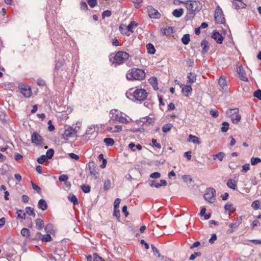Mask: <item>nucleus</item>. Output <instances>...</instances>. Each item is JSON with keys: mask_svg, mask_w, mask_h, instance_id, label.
<instances>
[{"mask_svg": "<svg viewBox=\"0 0 261 261\" xmlns=\"http://www.w3.org/2000/svg\"><path fill=\"white\" fill-rule=\"evenodd\" d=\"M121 200L119 198H116L114 203V208L119 209V204Z\"/></svg>", "mask_w": 261, "mask_h": 261, "instance_id": "69168bd1", "label": "nucleus"}, {"mask_svg": "<svg viewBox=\"0 0 261 261\" xmlns=\"http://www.w3.org/2000/svg\"><path fill=\"white\" fill-rule=\"evenodd\" d=\"M52 240V238L49 234H46L45 235L42 234V239L41 241L45 242H50Z\"/></svg>", "mask_w": 261, "mask_h": 261, "instance_id": "58836bf2", "label": "nucleus"}, {"mask_svg": "<svg viewBox=\"0 0 261 261\" xmlns=\"http://www.w3.org/2000/svg\"><path fill=\"white\" fill-rule=\"evenodd\" d=\"M113 215L116 217L118 221H120V213L119 209L114 208Z\"/></svg>", "mask_w": 261, "mask_h": 261, "instance_id": "09e8293b", "label": "nucleus"}, {"mask_svg": "<svg viewBox=\"0 0 261 261\" xmlns=\"http://www.w3.org/2000/svg\"><path fill=\"white\" fill-rule=\"evenodd\" d=\"M25 214H27L29 216H32L33 217H35L36 216V214L34 213V208H32L30 206H27L25 208Z\"/></svg>", "mask_w": 261, "mask_h": 261, "instance_id": "c756f323", "label": "nucleus"}, {"mask_svg": "<svg viewBox=\"0 0 261 261\" xmlns=\"http://www.w3.org/2000/svg\"><path fill=\"white\" fill-rule=\"evenodd\" d=\"M135 26H138V23L134 21H131L127 27V29L129 32H133V29Z\"/></svg>", "mask_w": 261, "mask_h": 261, "instance_id": "e433bc0d", "label": "nucleus"}, {"mask_svg": "<svg viewBox=\"0 0 261 261\" xmlns=\"http://www.w3.org/2000/svg\"><path fill=\"white\" fill-rule=\"evenodd\" d=\"M172 127L171 124H168L164 125L162 127L163 132L164 133H167L170 131Z\"/></svg>", "mask_w": 261, "mask_h": 261, "instance_id": "3c124183", "label": "nucleus"}, {"mask_svg": "<svg viewBox=\"0 0 261 261\" xmlns=\"http://www.w3.org/2000/svg\"><path fill=\"white\" fill-rule=\"evenodd\" d=\"M253 96L261 100V90L257 89L253 93Z\"/></svg>", "mask_w": 261, "mask_h": 261, "instance_id": "5fc2aeb1", "label": "nucleus"}, {"mask_svg": "<svg viewBox=\"0 0 261 261\" xmlns=\"http://www.w3.org/2000/svg\"><path fill=\"white\" fill-rule=\"evenodd\" d=\"M111 186V182L110 180H109V179L106 180L104 183V187H103L104 190L107 191V190H109Z\"/></svg>", "mask_w": 261, "mask_h": 261, "instance_id": "de8ad7c7", "label": "nucleus"}, {"mask_svg": "<svg viewBox=\"0 0 261 261\" xmlns=\"http://www.w3.org/2000/svg\"><path fill=\"white\" fill-rule=\"evenodd\" d=\"M146 91L142 89H138L133 92V96L137 100L142 101L145 100L147 96Z\"/></svg>", "mask_w": 261, "mask_h": 261, "instance_id": "423d86ee", "label": "nucleus"}, {"mask_svg": "<svg viewBox=\"0 0 261 261\" xmlns=\"http://www.w3.org/2000/svg\"><path fill=\"white\" fill-rule=\"evenodd\" d=\"M160 177H161V174H160V173L158 172H153L150 175V177L151 178L156 179V178H159Z\"/></svg>", "mask_w": 261, "mask_h": 261, "instance_id": "680f3d73", "label": "nucleus"}, {"mask_svg": "<svg viewBox=\"0 0 261 261\" xmlns=\"http://www.w3.org/2000/svg\"><path fill=\"white\" fill-rule=\"evenodd\" d=\"M261 162V159L259 158L252 157L251 159V163L252 165H255Z\"/></svg>", "mask_w": 261, "mask_h": 261, "instance_id": "79ce46f5", "label": "nucleus"}, {"mask_svg": "<svg viewBox=\"0 0 261 261\" xmlns=\"http://www.w3.org/2000/svg\"><path fill=\"white\" fill-rule=\"evenodd\" d=\"M188 83H193L196 81V75L193 72H190L188 75Z\"/></svg>", "mask_w": 261, "mask_h": 261, "instance_id": "4be33fe9", "label": "nucleus"}, {"mask_svg": "<svg viewBox=\"0 0 261 261\" xmlns=\"http://www.w3.org/2000/svg\"><path fill=\"white\" fill-rule=\"evenodd\" d=\"M182 178L185 182L189 181L191 183L192 181V178L189 175H184L182 176Z\"/></svg>", "mask_w": 261, "mask_h": 261, "instance_id": "bf43d9fd", "label": "nucleus"}, {"mask_svg": "<svg viewBox=\"0 0 261 261\" xmlns=\"http://www.w3.org/2000/svg\"><path fill=\"white\" fill-rule=\"evenodd\" d=\"M93 261H105L101 257L98 256L97 253L94 254Z\"/></svg>", "mask_w": 261, "mask_h": 261, "instance_id": "774afa93", "label": "nucleus"}, {"mask_svg": "<svg viewBox=\"0 0 261 261\" xmlns=\"http://www.w3.org/2000/svg\"><path fill=\"white\" fill-rule=\"evenodd\" d=\"M214 18L217 23L224 24L225 23V19L224 17L223 11L219 6H217L216 8Z\"/></svg>", "mask_w": 261, "mask_h": 261, "instance_id": "39448f33", "label": "nucleus"}, {"mask_svg": "<svg viewBox=\"0 0 261 261\" xmlns=\"http://www.w3.org/2000/svg\"><path fill=\"white\" fill-rule=\"evenodd\" d=\"M225 153L223 152H220L216 154H214L213 155V159L214 160H216L217 158L219 159L220 161H222L223 160V158L225 156Z\"/></svg>", "mask_w": 261, "mask_h": 261, "instance_id": "473e14b6", "label": "nucleus"}, {"mask_svg": "<svg viewBox=\"0 0 261 261\" xmlns=\"http://www.w3.org/2000/svg\"><path fill=\"white\" fill-rule=\"evenodd\" d=\"M35 222L36 227L37 229L40 230L44 226V221L40 218L37 219Z\"/></svg>", "mask_w": 261, "mask_h": 261, "instance_id": "aec40b11", "label": "nucleus"}, {"mask_svg": "<svg viewBox=\"0 0 261 261\" xmlns=\"http://www.w3.org/2000/svg\"><path fill=\"white\" fill-rule=\"evenodd\" d=\"M147 53L151 55H153L155 53V49L154 46L150 43H148L147 46Z\"/></svg>", "mask_w": 261, "mask_h": 261, "instance_id": "393cba45", "label": "nucleus"}, {"mask_svg": "<svg viewBox=\"0 0 261 261\" xmlns=\"http://www.w3.org/2000/svg\"><path fill=\"white\" fill-rule=\"evenodd\" d=\"M151 142H152V146L153 147H155L159 149H161V145L160 143H159L157 142V141L156 139H152V141H151Z\"/></svg>", "mask_w": 261, "mask_h": 261, "instance_id": "6e6d98bb", "label": "nucleus"}, {"mask_svg": "<svg viewBox=\"0 0 261 261\" xmlns=\"http://www.w3.org/2000/svg\"><path fill=\"white\" fill-rule=\"evenodd\" d=\"M147 11L149 16L151 18L159 19L161 16V14L159 11L151 6H148L147 7Z\"/></svg>", "mask_w": 261, "mask_h": 261, "instance_id": "0eeeda50", "label": "nucleus"}, {"mask_svg": "<svg viewBox=\"0 0 261 261\" xmlns=\"http://www.w3.org/2000/svg\"><path fill=\"white\" fill-rule=\"evenodd\" d=\"M112 14V12L110 10L104 11L102 13V17L104 18L106 17H110Z\"/></svg>", "mask_w": 261, "mask_h": 261, "instance_id": "e2e57ef3", "label": "nucleus"}, {"mask_svg": "<svg viewBox=\"0 0 261 261\" xmlns=\"http://www.w3.org/2000/svg\"><path fill=\"white\" fill-rule=\"evenodd\" d=\"M151 247L154 255L157 256L158 257H160L161 255L159 250L153 245H151Z\"/></svg>", "mask_w": 261, "mask_h": 261, "instance_id": "13d9d810", "label": "nucleus"}, {"mask_svg": "<svg viewBox=\"0 0 261 261\" xmlns=\"http://www.w3.org/2000/svg\"><path fill=\"white\" fill-rule=\"evenodd\" d=\"M226 185L230 189L234 190L237 189V182L232 179H229L227 181Z\"/></svg>", "mask_w": 261, "mask_h": 261, "instance_id": "f3484780", "label": "nucleus"}, {"mask_svg": "<svg viewBox=\"0 0 261 261\" xmlns=\"http://www.w3.org/2000/svg\"><path fill=\"white\" fill-rule=\"evenodd\" d=\"M32 188L33 189L36 191V192L39 193V194H40L41 193V188L37 185H36V184H35L32 181Z\"/></svg>", "mask_w": 261, "mask_h": 261, "instance_id": "4d7b16f0", "label": "nucleus"}, {"mask_svg": "<svg viewBox=\"0 0 261 261\" xmlns=\"http://www.w3.org/2000/svg\"><path fill=\"white\" fill-rule=\"evenodd\" d=\"M68 178V176L66 174H62L59 177V180L60 181H66Z\"/></svg>", "mask_w": 261, "mask_h": 261, "instance_id": "338daca9", "label": "nucleus"}, {"mask_svg": "<svg viewBox=\"0 0 261 261\" xmlns=\"http://www.w3.org/2000/svg\"><path fill=\"white\" fill-rule=\"evenodd\" d=\"M223 126L221 128V130L222 132H226L229 128V123L227 122H223L222 123Z\"/></svg>", "mask_w": 261, "mask_h": 261, "instance_id": "c03bdc74", "label": "nucleus"}, {"mask_svg": "<svg viewBox=\"0 0 261 261\" xmlns=\"http://www.w3.org/2000/svg\"><path fill=\"white\" fill-rule=\"evenodd\" d=\"M142 122L143 123V125L149 126L150 125L153 124V123L154 122V120L153 119H152L148 116L143 118Z\"/></svg>", "mask_w": 261, "mask_h": 261, "instance_id": "6ab92c4d", "label": "nucleus"}, {"mask_svg": "<svg viewBox=\"0 0 261 261\" xmlns=\"http://www.w3.org/2000/svg\"><path fill=\"white\" fill-rule=\"evenodd\" d=\"M88 165H89V168L90 172L91 174L95 175L97 173V172L96 171V170L95 169V167L94 166V163L93 162L89 163Z\"/></svg>", "mask_w": 261, "mask_h": 261, "instance_id": "c9c22d12", "label": "nucleus"}, {"mask_svg": "<svg viewBox=\"0 0 261 261\" xmlns=\"http://www.w3.org/2000/svg\"><path fill=\"white\" fill-rule=\"evenodd\" d=\"M38 207L43 211L46 210L47 208V204L45 200L43 199H40L38 203Z\"/></svg>", "mask_w": 261, "mask_h": 261, "instance_id": "a211bd4d", "label": "nucleus"}, {"mask_svg": "<svg viewBox=\"0 0 261 261\" xmlns=\"http://www.w3.org/2000/svg\"><path fill=\"white\" fill-rule=\"evenodd\" d=\"M186 8L189 11L187 17L193 18L196 12H199L202 9V4L198 1H187L185 2Z\"/></svg>", "mask_w": 261, "mask_h": 261, "instance_id": "f257e3e1", "label": "nucleus"}, {"mask_svg": "<svg viewBox=\"0 0 261 261\" xmlns=\"http://www.w3.org/2000/svg\"><path fill=\"white\" fill-rule=\"evenodd\" d=\"M80 5H81V9L82 10H87L88 9V7L85 1H82L81 2Z\"/></svg>", "mask_w": 261, "mask_h": 261, "instance_id": "0e129e2a", "label": "nucleus"}, {"mask_svg": "<svg viewBox=\"0 0 261 261\" xmlns=\"http://www.w3.org/2000/svg\"><path fill=\"white\" fill-rule=\"evenodd\" d=\"M32 142L36 145H40L42 142V138L37 132H34L31 136Z\"/></svg>", "mask_w": 261, "mask_h": 261, "instance_id": "1a4fd4ad", "label": "nucleus"}, {"mask_svg": "<svg viewBox=\"0 0 261 261\" xmlns=\"http://www.w3.org/2000/svg\"><path fill=\"white\" fill-rule=\"evenodd\" d=\"M20 92L26 97H29L32 94L31 88L28 86L21 87Z\"/></svg>", "mask_w": 261, "mask_h": 261, "instance_id": "f8f14e48", "label": "nucleus"}, {"mask_svg": "<svg viewBox=\"0 0 261 261\" xmlns=\"http://www.w3.org/2000/svg\"><path fill=\"white\" fill-rule=\"evenodd\" d=\"M241 119V116L238 113H237L233 117H231V121L234 124H238Z\"/></svg>", "mask_w": 261, "mask_h": 261, "instance_id": "7c9ffc66", "label": "nucleus"}, {"mask_svg": "<svg viewBox=\"0 0 261 261\" xmlns=\"http://www.w3.org/2000/svg\"><path fill=\"white\" fill-rule=\"evenodd\" d=\"M216 192L213 188H208L206 190V192L204 194V199L209 203H212L216 201Z\"/></svg>", "mask_w": 261, "mask_h": 261, "instance_id": "20e7f679", "label": "nucleus"}, {"mask_svg": "<svg viewBox=\"0 0 261 261\" xmlns=\"http://www.w3.org/2000/svg\"><path fill=\"white\" fill-rule=\"evenodd\" d=\"M201 253L200 252H196L192 254L189 260H194L197 257H200L201 255Z\"/></svg>", "mask_w": 261, "mask_h": 261, "instance_id": "49530a36", "label": "nucleus"}, {"mask_svg": "<svg viewBox=\"0 0 261 261\" xmlns=\"http://www.w3.org/2000/svg\"><path fill=\"white\" fill-rule=\"evenodd\" d=\"M47 160V157L45 155H42L41 156L37 159V162L39 164H43L44 162H46Z\"/></svg>", "mask_w": 261, "mask_h": 261, "instance_id": "a19ab883", "label": "nucleus"}, {"mask_svg": "<svg viewBox=\"0 0 261 261\" xmlns=\"http://www.w3.org/2000/svg\"><path fill=\"white\" fill-rule=\"evenodd\" d=\"M91 8H94L97 5V0H87Z\"/></svg>", "mask_w": 261, "mask_h": 261, "instance_id": "052dcab7", "label": "nucleus"}, {"mask_svg": "<svg viewBox=\"0 0 261 261\" xmlns=\"http://www.w3.org/2000/svg\"><path fill=\"white\" fill-rule=\"evenodd\" d=\"M201 46L202 47V54H205L209 50L208 42L204 39L201 42Z\"/></svg>", "mask_w": 261, "mask_h": 261, "instance_id": "dca6fc26", "label": "nucleus"}, {"mask_svg": "<svg viewBox=\"0 0 261 261\" xmlns=\"http://www.w3.org/2000/svg\"><path fill=\"white\" fill-rule=\"evenodd\" d=\"M184 13V10L182 8L175 9L172 12V14L175 17H180Z\"/></svg>", "mask_w": 261, "mask_h": 261, "instance_id": "5701e85b", "label": "nucleus"}, {"mask_svg": "<svg viewBox=\"0 0 261 261\" xmlns=\"http://www.w3.org/2000/svg\"><path fill=\"white\" fill-rule=\"evenodd\" d=\"M259 201L257 200L254 201L252 204V207L255 210H257L259 208Z\"/></svg>", "mask_w": 261, "mask_h": 261, "instance_id": "603ef678", "label": "nucleus"}, {"mask_svg": "<svg viewBox=\"0 0 261 261\" xmlns=\"http://www.w3.org/2000/svg\"><path fill=\"white\" fill-rule=\"evenodd\" d=\"M181 92L182 94L188 97L191 94L192 91V88L190 85H182Z\"/></svg>", "mask_w": 261, "mask_h": 261, "instance_id": "4468645a", "label": "nucleus"}, {"mask_svg": "<svg viewBox=\"0 0 261 261\" xmlns=\"http://www.w3.org/2000/svg\"><path fill=\"white\" fill-rule=\"evenodd\" d=\"M224 209L225 211H229L231 213H234L236 209L232 206V204L230 203H227L224 206Z\"/></svg>", "mask_w": 261, "mask_h": 261, "instance_id": "bb28decb", "label": "nucleus"}, {"mask_svg": "<svg viewBox=\"0 0 261 261\" xmlns=\"http://www.w3.org/2000/svg\"><path fill=\"white\" fill-rule=\"evenodd\" d=\"M128 147L133 151H135L136 148L140 150L142 149V147L140 144H138L136 145L134 143H130L128 145Z\"/></svg>", "mask_w": 261, "mask_h": 261, "instance_id": "b1692460", "label": "nucleus"}, {"mask_svg": "<svg viewBox=\"0 0 261 261\" xmlns=\"http://www.w3.org/2000/svg\"><path fill=\"white\" fill-rule=\"evenodd\" d=\"M104 142L107 146H112L114 144V139L111 138H106L104 139Z\"/></svg>", "mask_w": 261, "mask_h": 261, "instance_id": "4c0bfd02", "label": "nucleus"}, {"mask_svg": "<svg viewBox=\"0 0 261 261\" xmlns=\"http://www.w3.org/2000/svg\"><path fill=\"white\" fill-rule=\"evenodd\" d=\"M115 119L120 123L125 124L128 123V121L127 120L125 116H123V114L121 112L118 113L115 115Z\"/></svg>", "mask_w": 261, "mask_h": 261, "instance_id": "ddd939ff", "label": "nucleus"}, {"mask_svg": "<svg viewBox=\"0 0 261 261\" xmlns=\"http://www.w3.org/2000/svg\"><path fill=\"white\" fill-rule=\"evenodd\" d=\"M149 82L150 84L152 85V86L153 87V89L154 90H156L158 89L157 86H158V83H157V79L155 77H151L149 79Z\"/></svg>", "mask_w": 261, "mask_h": 261, "instance_id": "c85d7f7f", "label": "nucleus"}, {"mask_svg": "<svg viewBox=\"0 0 261 261\" xmlns=\"http://www.w3.org/2000/svg\"><path fill=\"white\" fill-rule=\"evenodd\" d=\"M237 71L240 76V79L244 82H247L248 81V78L246 76L245 71H244L242 66H240Z\"/></svg>", "mask_w": 261, "mask_h": 261, "instance_id": "2eb2a0df", "label": "nucleus"}, {"mask_svg": "<svg viewBox=\"0 0 261 261\" xmlns=\"http://www.w3.org/2000/svg\"><path fill=\"white\" fill-rule=\"evenodd\" d=\"M239 113L238 109H229L226 112L227 116H229L231 118V117L234 116L237 113Z\"/></svg>", "mask_w": 261, "mask_h": 261, "instance_id": "cd10ccee", "label": "nucleus"}, {"mask_svg": "<svg viewBox=\"0 0 261 261\" xmlns=\"http://www.w3.org/2000/svg\"><path fill=\"white\" fill-rule=\"evenodd\" d=\"M21 212H22V211L21 210H18L17 211V219L24 220L25 219V213H23V215H21L20 214V213Z\"/></svg>", "mask_w": 261, "mask_h": 261, "instance_id": "ea45409f", "label": "nucleus"}, {"mask_svg": "<svg viewBox=\"0 0 261 261\" xmlns=\"http://www.w3.org/2000/svg\"><path fill=\"white\" fill-rule=\"evenodd\" d=\"M163 34L166 36L169 35L173 33V28L172 27H168L163 29Z\"/></svg>", "mask_w": 261, "mask_h": 261, "instance_id": "a18cd8bd", "label": "nucleus"}, {"mask_svg": "<svg viewBox=\"0 0 261 261\" xmlns=\"http://www.w3.org/2000/svg\"><path fill=\"white\" fill-rule=\"evenodd\" d=\"M189 139H190V140H189V141H191L194 144H200L201 143L199 139L195 136L190 135L189 136Z\"/></svg>", "mask_w": 261, "mask_h": 261, "instance_id": "a878e982", "label": "nucleus"}, {"mask_svg": "<svg viewBox=\"0 0 261 261\" xmlns=\"http://www.w3.org/2000/svg\"><path fill=\"white\" fill-rule=\"evenodd\" d=\"M212 37L215 40L218 44H222L224 39L222 34L217 31L213 32Z\"/></svg>", "mask_w": 261, "mask_h": 261, "instance_id": "9b49d317", "label": "nucleus"}, {"mask_svg": "<svg viewBox=\"0 0 261 261\" xmlns=\"http://www.w3.org/2000/svg\"><path fill=\"white\" fill-rule=\"evenodd\" d=\"M129 57V55L126 51H118L113 57L110 58V61L115 66L120 65L128 60Z\"/></svg>", "mask_w": 261, "mask_h": 261, "instance_id": "7ed1b4c3", "label": "nucleus"}, {"mask_svg": "<svg viewBox=\"0 0 261 261\" xmlns=\"http://www.w3.org/2000/svg\"><path fill=\"white\" fill-rule=\"evenodd\" d=\"M190 41V35L188 34L184 35L181 38V41L182 43L185 45L188 44Z\"/></svg>", "mask_w": 261, "mask_h": 261, "instance_id": "72a5a7b5", "label": "nucleus"}, {"mask_svg": "<svg viewBox=\"0 0 261 261\" xmlns=\"http://www.w3.org/2000/svg\"><path fill=\"white\" fill-rule=\"evenodd\" d=\"M21 234L27 238H29L31 236L30 231L29 229L26 228H23L21 230Z\"/></svg>", "mask_w": 261, "mask_h": 261, "instance_id": "2f4dec72", "label": "nucleus"}, {"mask_svg": "<svg viewBox=\"0 0 261 261\" xmlns=\"http://www.w3.org/2000/svg\"><path fill=\"white\" fill-rule=\"evenodd\" d=\"M219 84L223 89L226 86V82L225 76H222L220 77L219 80Z\"/></svg>", "mask_w": 261, "mask_h": 261, "instance_id": "f704fd0d", "label": "nucleus"}, {"mask_svg": "<svg viewBox=\"0 0 261 261\" xmlns=\"http://www.w3.org/2000/svg\"><path fill=\"white\" fill-rule=\"evenodd\" d=\"M68 199L70 202H72L74 205H77L79 203L77 197L73 194H69L68 196Z\"/></svg>", "mask_w": 261, "mask_h": 261, "instance_id": "412c9836", "label": "nucleus"}, {"mask_svg": "<svg viewBox=\"0 0 261 261\" xmlns=\"http://www.w3.org/2000/svg\"><path fill=\"white\" fill-rule=\"evenodd\" d=\"M145 71L143 69L134 68L127 71L126 77L129 81H142L145 79Z\"/></svg>", "mask_w": 261, "mask_h": 261, "instance_id": "f03ea898", "label": "nucleus"}, {"mask_svg": "<svg viewBox=\"0 0 261 261\" xmlns=\"http://www.w3.org/2000/svg\"><path fill=\"white\" fill-rule=\"evenodd\" d=\"M42 237V234L40 232H37L31 239L32 240H41Z\"/></svg>", "mask_w": 261, "mask_h": 261, "instance_id": "864d4df0", "label": "nucleus"}, {"mask_svg": "<svg viewBox=\"0 0 261 261\" xmlns=\"http://www.w3.org/2000/svg\"><path fill=\"white\" fill-rule=\"evenodd\" d=\"M161 183H156V181L154 180H151L149 181V184L151 187H155L156 188H159L161 186H166L167 185V181L164 179H162L160 180Z\"/></svg>", "mask_w": 261, "mask_h": 261, "instance_id": "9d476101", "label": "nucleus"}, {"mask_svg": "<svg viewBox=\"0 0 261 261\" xmlns=\"http://www.w3.org/2000/svg\"><path fill=\"white\" fill-rule=\"evenodd\" d=\"M54 154V150L53 148L49 149L46 153V156L47 157V159H51L53 156Z\"/></svg>", "mask_w": 261, "mask_h": 261, "instance_id": "37998d69", "label": "nucleus"}, {"mask_svg": "<svg viewBox=\"0 0 261 261\" xmlns=\"http://www.w3.org/2000/svg\"><path fill=\"white\" fill-rule=\"evenodd\" d=\"M76 132L75 129H73L72 127H68L65 129L63 134V138L65 140H69L70 138H73L76 136Z\"/></svg>", "mask_w": 261, "mask_h": 261, "instance_id": "6e6552de", "label": "nucleus"}, {"mask_svg": "<svg viewBox=\"0 0 261 261\" xmlns=\"http://www.w3.org/2000/svg\"><path fill=\"white\" fill-rule=\"evenodd\" d=\"M81 189L83 192L88 193L90 191L91 188L89 185H83L81 186Z\"/></svg>", "mask_w": 261, "mask_h": 261, "instance_id": "8fccbe9b", "label": "nucleus"}]
</instances>
